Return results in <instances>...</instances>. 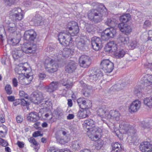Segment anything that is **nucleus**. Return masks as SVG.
<instances>
[{
    "mask_svg": "<svg viewBox=\"0 0 152 152\" xmlns=\"http://www.w3.org/2000/svg\"><path fill=\"white\" fill-rule=\"evenodd\" d=\"M91 5L93 7L97 5L100 7L97 9L91 10L88 14V18L91 21L94 23H98L102 21V17L106 14V12L103 10L104 8L106 9V8L103 4L96 2H93Z\"/></svg>",
    "mask_w": 152,
    "mask_h": 152,
    "instance_id": "f257e3e1",
    "label": "nucleus"
},
{
    "mask_svg": "<svg viewBox=\"0 0 152 152\" xmlns=\"http://www.w3.org/2000/svg\"><path fill=\"white\" fill-rule=\"evenodd\" d=\"M37 50V46L35 43H27L24 45L21 49L17 48L14 50L12 52V56L15 60L18 59L23 55L24 53H33Z\"/></svg>",
    "mask_w": 152,
    "mask_h": 152,
    "instance_id": "f03ea898",
    "label": "nucleus"
},
{
    "mask_svg": "<svg viewBox=\"0 0 152 152\" xmlns=\"http://www.w3.org/2000/svg\"><path fill=\"white\" fill-rule=\"evenodd\" d=\"M27 70V68L23 66L16 68L15 72L19 75L18 77L19 82L22 85H27L29 84L33 78L31 73L23 74Z\"/></svg>",
    "mask_w": 152,
    "mask_h": 152,
    "instance_id": "7ed1b4c3",
    "label": "nucleus"
},
{
    "mask_svg": "<svg viewBox=\"0 0 152 152\" xmlns=\"http://www.w3.org/2000/svg\"><path fill=\"white\" fill-rule=\"evenodd\" d=\"M71 36V33L64 32H60L58 35L60 43L64 46L69 45L72 39Z\"/></svg>",
    "mask_w": 152,
    "mask_h": 152,
    "instance_id": "20e7f679",
    "label": "nucleus"
},
{
    "mask_svg": "<svg viewBox=\"0 0 152 152\" xmlns=\"http://www.w3.org/2000/svg\"><path fill=\"white\" fill-rule=\"evenodd\" d=\"M58 64L55 60L49 58L45 60V68L46 70L49 73H53L58 69Z\"/></svg>",
    "mask_w": 152,
    "mask_h": 152,
    "instance_id": "39448f33",
    "label": "nucleus"
},
{
    "mask_svg": "<svg viewBox=\"0 0 152 152\" xmlns=\"http://www.w3.org/2000/svg\"><path fill=\"white\" fill-rule=\"evenodd\" d=\"M100 67L104 72L109 73L113 70L114 64L109 59H103L100 63Z\"/></svg>",
    "mask_w": 152,
    "mask_h": 152,
    "instance_id": "423d86ee",
    "label": "nucleus"
},
{
    "mask_svg": "<svg viewBox=\"0 0 152 152\" xmlns=\"http://www.w3.org/2000/svg\"><path fill=\"white\" fill-rule=\"evenodd\" d=\"M22 12V10L20 8H15L10 11V17L16 21L21 20L23 17Z\"/></svg>",
    "mask_w": 152,
    "mask_h": 152,
    "instance_id": "0eeeda50",
    "label": "nucleus"
},
{
    "mask_svg": "<svg viewBox=\"0 0 152 152\" xmlns=\"http://www.w3.org/2000/svg\"><path fill=\"white\" fill-rule=\"evenodd\" d=\"M37 34L36 32L33 29H30L25 31L23 36L24 40L28 41L29 42L28 43H34L36 45L35 40L36 39Z\"/></svg>",
    "mask_w": 152,
    "mask_h": 152,
    "instance_id": "6e6552de",
    "label": "nucleus"
},
{
    "mask_svg": "<svg viewBox=\"0 0 152 152\" xmlns=\"http://www.w3.org/2000/svg\"><path fill=\"white\" fill-rule=\"evenodd\" d=\"M91 72V73L89 75V79L90 81H96L100 79L103 76V73L99 69L95 68L92 69Z\"/></svg>",
    "mask_w": 152,
    "mask_h": 152,
    "instance_id": "1a4fd4ad",
    "label": "nucleus"
},
{
    "mask_svg": "<svg viewBox=\"0 0 152 152\" xmlns=\"http://www.w3.org/2000/svg\"><path fill=\"white\" fill-rule=\"evenodd\" d=\"M44 100L43 94L41 92H34L31 94V102L35 104H39Z\"/></svg>",
    "mask_w": 152,
    "mask_h": 152,
    "instance_id": "9d476101",
    "label": "nucleus"
},
{
    "mask_svg": "<svg viewBox=\"0 0 152 152\" xmlns=\"http://www.w3.org/2000/svg\"><path fill=\"white\" fill-rule=\"evenodd\" d=\"M85 124L86 128L88 130V133H90L92 132L93 133L96 132L98 130V127L96 126L95 125V122L92 119H89L85 120L84 122Z\"/></svg>",
    "mask_w": 152,
    "mask_h": 152,
    "instance_id": "9b49d317",
    "label": "nucleus"
},
{
    "mask_svg": "<svg viewBox=\"0 0 152 152\" xmlns=\"http://www.w3.org/2000/svg\"><path fill=\"white\" fill-rule=\"evenodd\" d=\"M66 28L69 31H72L71 33L72 36L76 35L79 31L78 24L75 21H72L68 23L66 25Z\"/></svg>",
    "mask_w": 152,
    "mask_h": 152,
    "instance_id": "f8f14e48",
    "label": "nucleus"
},
{
    "mask_svg": "<svg viewBox=\"0 0 152 152\" xmlns=\"http://www.w3.org/2000/svg\"><path fill=\"white\" fill-rule=\"evenodd\" d=\"M122 129L129 136H132L137 134V131L134 126L129 125L128 124H124L123 125Z\"/></svg>",
    "mask_w": 152,
    "mask_h": 152,
    "instance_id": "ddd939ff",
    "label": "nucleus"
},
{
    "mask_svg": "<svg viewBox=\"0 0 152 152\" xmlns=\"http://www.w3.org/2000/svg\"><path fill=\"white\" fill-rule=\"evenodd\" d=\"M91 42L92 48L95 50H98L102 47V41L99 37H93L91 39Z\"/></svg>",
    "mask_w": 152,
    "mask_h": 152,
    "instance_id": "4468645a",
    "label": "nucleus"
},
{
    "mask_svg": "<svg viewBox=\"0 0 152 152\" xmlns=\"http://www.w3.org/2000/svg\"><path fill=\"white\" fill-rule=\"evenodd\" d=\"M91 62L90 57L86 55H82L79 58V63L81 67H87L90 65Z\"/></svg>",
    "mask_w": 152,
    "mask_h": 152,
    "instance_id": "2eb2a0df",
    "label": "nucleus"
},
{
    "mask_svg": "<svg viewBox=\"0 0 152 152\" xmlns=\"http://www.w3.org/2000/svg\"><path fill=\"white\" fill-rule=\"evenodd\" d=\"M116 31L113 28H107L104 30L102 34V37L104 39V37H105V40L109 39L110 38H113L115 34Z\"/></svg>",
    "mask_w": 152,
    "mask_h": 152,
    "instance_id": "dca6fc26",
    "label": "nucleus"
},
{
    "mask_svg": "<svg viewBox=\"0 0 152 152\" xmlns=\"http://www.w3.org/2000/svg\"><path fill=\"white\" fill-rule=\"evenodd\" d=\"M117 49V44L113 41L108 42L104 48L106 52L112 53L115 52Z\"/></svg>",
    "mask_w": 152,
    "mask_h": 152,
    "instance_id": "f3484780",
    "label": "nucleus"
},
{
    "mask_svg": "<svg viewBox=\"0 0 152 152\" xmlns=\"http://www.w3.org/2000/svg\"><path fill=\"white\" fill-rule=\"evenodd\" d=\"M139 148L142 152H151L152 151V145L148 142L142 143L139 146Z\"/></svg>",
    "mask_w": 152,
    "mask_h": 152,
    "instance_id": "a211bd4d",
    "label": "nucleus"
},
{
    "mask_svg": "<svg viewBox=\"0 0 152 152\" xmlns=\"http://www.w3.org/2000/svg\"><path fill=\"white\" fill-rule=\"evenodd\" d=\"M118 27L120 30L126 35L130 34L132 31L131 26L127 24L119 23L118 25Z\"/></svg>",
    "mask_w": 152,
    "mask_h": 152,
    "instance_id": "6ab92c4d",
    "label": "nucleus"
},
{
    "mask_svg": "<svg viewBox=\"0 0 152 152\" xmlns=\"http://www.w3.org/2000/svg\"><path fill=\"white\" fill-rule=\"evenodd\" d=\"M81 86L83 87V95L86 97H88L90 95L92 92L91 87L88 86L86 83H84L83 81H81L80 82Z\"/></svg>",
    "mask_w": 152,
    "mask_h": 152,
    "instance_id": "aec40b11",
    "label": "nucleus"
},
{
    "mask_svg": "<svg viewBox=\"0 0 152 152\" xmlns=\"http://www.w3.org/2000/svg\"><path fill=\"white\" fill-rule=\"evenodd\" d=\"M140 102L138 100H135L133 101L129 106V111L131 112H135L137 111L140 107Z\"/></svg>",
    "mask_w": 152,
    "mask_h": 152,
    "instance_id": "412c9836",
    "label": "nucleus"
},
{
    "mask_svg": "<svg viewBox=\"0 0 152 152\" xmlns=\"http://www.w3.org/2000/svg\"><path fill=\"white\" fill-rule=\"evenodd\" d=\"M109 113V112L105 105L100 107L97 112V114L98 116L106 118H107V115Z\"/></svg>",
    "mask_w": 152,
    "mask_h": 152,
    "instance_id": "4be33fe9",
    "label": "nucleus"
},
{
    "mask_svg": "<svg viewBox=\"0 0 152 152\" xmlns=\"http://www.w3.org/2000/svg\"><path fill=\"white\" fill-rule=\"evenodd\" d=\"M107 115V118H110L118 121L120 115L118 111L115 110H111Z\"/></svg>",
    "mask_w": 152,
    "mask_h": 152,
    "instance_id": "5701e85b",
    "label": "nucleus"
},
{
    "mask_svg": "<svg viewBox=\"0 0 152 152\" xmlns=\"http://www.w3.org/2000/svg\"><path fill=\"white\" fill-rule=\"evenodd\" d=\"M76 68V64L74 62H71L68 64L65 68V71L69 73H71L75 71Z\"/></svg>",
    "mask_w": 152,
    "mask_h": 152,
    "instance_id": "b1692460",
    "label": "nucleus"
},
{
    "mask_svg": "<svg viewBox=\"0 0 152 152\" xmlns=\"http://www.w3.org/2000/svg\"><path fill=\"white\" fill-rule=\"evenodd\" d=\"M83 110V111H79L77 113V116L80 118H85L90 114V111L88 108Z\"/></svg>",
    "mask_w": 152,
    "mask_h": 152,
    "instance_id": "393cba45",
    "label": "nucleus"
},
{
    "mask_svg": "<svg viewBox=\"0 0 152 152\" xmlns=\"http://www.w3.org/2000/svg\"><path fill=\"white\" fill-rule=\"evenodd\" d=\"M27 120L30 122H35L39 119L38 114L36 112H31L27 117Z\"/></svg>",
    "mask_w": 152,
    "mask_h": 152,
    "instance_id": "a878e982",
    "label": "nucleus"
},
{
    "mask_svg": "<svg viewBox=\"0 0 152 152\" xmlns=\"http://www.w3.org/2000/svg\"><path fill=\"white\" fill-rule=\"evenodd\" d=\"M77 48L81 51H84L87 48L86 42L82 39H80L77 43Z\"/></svg>",
    "mask_w": 152,
    "mask_h": 152,
    "instance_id": "bb28decb",
    "label": "nucleus"
},
{
    "mask_svg": "<svg viewBox=\"0 0 152 152\" xmlns=\"http://www.w3.org/2000/svg\"><path fill=\"white\" fill-rule=\"evenodd\" d=\"M59 83L63 86H65L66 88L68 89L70 88L73 85L72 82L66 79H63L61 80Z\"/></svg>",
    "mask_w": 152,
    "mask_h": 152,
    "instance_id": "cd10ccee",
    "label": "nucleus"
},
{
    "mask_svg": "<svg viewBox=\"0 0 152 152\" xmlns=\"http://www.w3.org/2000/svg\"><path fill=\"white\" fill-rule=\"evenodd\" d=\"M32 21L34 22V25L37 26L40 25L42 21V17L39 14H36L34 18L33 19Z\"/></svg>",
    "mask_w": 152,
    "mask_h": 152,
    "instance_id": "c85d7f7f",
    "label": "nucleus"
},
{
    "mask_svg": "<svg viewBox=\"0 0 152 152\" xmlns=\"http://www.w3.org/2000/svg\"><path fill=\"white\" fill-rule=\"evenodd\" d=\"M112 152H119L122 150L121 145L118 142H115L112 144Z\"/></svg>",
    "mask_w": 152,
    "mask_h": 152,
    "instance_id": "c756f323",
    "label": "nucleus"
},
{
    "mask_svg": "<svg viewBox=\"0 0 152 152\" xmlns=\"http://www.w3.org/2000/svg\"><path fill=\"white\" fill-rule=\"evenodd\" d=\"M77 102L80 108L83 109H87L86 106V102L85 99L83 98H80L77 100Z\"/></svg>",
    "mask_w": 152,
    "mask_h": 152,
    "instance_id": "7c9ffc66",
    "label": "nucleus"
},
{
    "mask_svg": "<svg viewBox=\"0 0 152 152\" xmlns=\"http://www.w3.org/2000/svg\"><path fill=\"white\" fill-rule=\"evenodd\" d=\"M131 17L130 14L129 13L126 14L121 16L120 18V20L121 23L126 24L131 19Z\"/></svg>",
    "mask_w": 152,
    "mask_h": 152,
    "instance_id": "2f4dec72",
    "label": "nucleus"
},
{
    "mask_svg": "<svg viewBox=\"0 0 152 152\" xmlns=\"http://www.w3.org/2000/svg\"><path fill=\"white\" fill-rule=\"evenodd\" d=\"M116 23V20L114 18L107 19L105 23V24L110 26L111 28H113Z\"/></svg>",
    "mask_w": 152,
    "mask_h": 152,
    "instance_id": "473e14b6",
    "label": "nucleus"
},
{
    "mask_svg": "<svg viewBox=\"0 0 152 152\" xmlns=\"http://www.w3.org/2000/svg\"><path fill=\"white\" fill-rule=\"evenodd\" d=\"M81 143L79 140H75L72 142V147L74 150L80 149Z\"/></svg>",
    "mask_w": 152,
    "mask_h": 152,
    "instance_id": "72a5a7b5",
    "label": "nucleus"
},
{
    "mask_svg": "<svg viewBox=\"0 0 152 152\" xmlns=\"http://www.w3.org/2000/svg\"><path fill=\"white\" fill-rule=\"evenodd\" d=\"M145 77L146 78L144 81L145 85L146 84L147 86H149L150 85L152 86V75H146ZM151 87H152V86Z\"/></svg>",
    "mask_w": 152,
    "mask_h": 152,
    "instance_id": "f704fd0d",
    "label": "nucleus"
},
{
    "mask_svg": "<svg viewBox=\"0 0 152 152\" xmlns=\"http://www.w3.org/2000/svg\"><path fill=\"white\" fill-rule=\"evenodd\" d=\"M126 35L125 36L124 35H120L118 40L120 41L121 42L123 43L124 44H127L129 42V39L128 37Z\"/></svg>",
    "mask_w": 152,
    "mask_h": 152,
    "instance_id": "c9c22d12",
    "label": "nucleus"
},
{
    "mask_svg": "<svg viewBox=\"0 0 152 152\" xmlns=\"http://www.w3.org/2000/svg\"><path fill=\"white\" fill-rule=\"evenodd\" d=\"M125 86L124 84L122 83L121 84L117 83L113 85L111 88V90H116L117 91L120 90L122 89Z\"/></svg>",
    "mask_w": 152,
    "mask_h": 152,
    "instance_id": "e433bc0d",
    "label": "nucleus"
},
{
    "mask_svg": "<svg viewBox=\"0 0 152 152\" xmlns=\"http://www.w3.org/2000/svg\"><path fill=\"white\" fill-rule=\"evenodd\" d=\"M115 53V56L118 58H121L123 57L126 53L125 51L122 49L117 50L116 52Z\"/></svg>",
    "mask_w": 152,
    "mask_h": 152,
    "instance_id": "4c0bfd02",
    "label": "nucleus"
},
{
    "mask_svg": "<svg viewBox=\"0 0 152 152\" xmlns=\"http://www.w3.org/2000/svg\"><path fill=\"white\" fill-rule=\"evenodd\" d=\"M140 125L141 127V129L142 130L148 129L150 127V124L148 121H142L140 122Z\"/></svg>",
    "mask_w": 152,
    "mask_h": 152,
    "instance_id": "58836bf2",
    "label": "nucleus"
},
{
    "mask_svg": "<svg viewBox=\"0 0 152 152\" xmlns=\"http://www.w3.org/2000/svg\"><path fill=\"white\" fill-rule=\"evenodd\" d=\"M55 137L57 141L61 144H65L67 142L65 140L62 138L58 132H56L55 134Z\"/></svg>",
    "mask_w": 152,
    "mask_h": 152,
    "instance_id": "ea45409f",
    "label": "nucleus"
},
{
    "mask_svg": "<svg viewBox=\"0 0 152 152\" xmlns=\"http://www.w3.org/2000/svg\"><path fill=\"white\" fill-rule=\"evenodd\" d=\"M144 103L149 107H152V97L145 98L143 100Z\"/></svg>",
    "mask_w": 152,
    "mask_h": 152,
    "instance_id": "a19ab883",
    "label": "nucleus"
},
{
    "mask_svg": "<svg viewBox=\"0 0 152 152\" xmlns=\"http://www.w3.org/2000/svg\"><path fill=\"white\" fill-rule=\"evenodd\" d=\"M70 54V49H69L64 48L62 52L63 56L66 58L69 57Z\"/></svg>",
    "mask_w": 152,
    "mask_h": 152,
    "instance_id": "79ce46f5",
    "label": "nucleus"
},
{
    "mask_svg": "<svg viewBox=\"0 0 152 152\" xmlns=\"http://www.w3.org/2000/svg\"><path fill=\"white\" fill-rule=\"evenodd\" d=\"M8 41L10 42V43L13 45H15L19 42V40L16 38L9 37L8 38Z\"/></svg>",
    "mask_w": 152,
    "mask_h": 152,
    "instance_id": "37998d69",
    "label": "nucleus"
},
{
    "mask_svg": "<svg viewBox=\"0 0 152 152\" xmlns=\"http://www.w3.org/2000/svg\"><path fill=\"white\" fill-rule=\"evenodd\" d=\"M21 104L23 106H28L29 104V100L28 98L25 99L21 98L20 99Z\"/></svg>",
    "mask_w": 152,
    "mask_h": 152,
    "instance_id": "c03bdc74",
    "label": "nucleus"
},
{
    "mask_svg": "<svg viewBox=\"0 0 152 152\" xmlns=\"http://www.w3.org/2000/svg\"><path fill=\"white\" fill-rule=\"evenodd\" d=\"M5 89L7 94L10 95L12 93V88L10 85H7L5 88Z\"/></svg>",
    "mask_w": 152,
    "mask_h": 152,
    "instance_id": "a18cd8bd",
    "label": "nucleus"
},
{
    "mask_svg": "<svg viewBox=\"0 0 152 152\" xmlns=\"http://www.w3.org/2000/svg\"><path fill=\"white\" fill-rule=\"evenodd\" d=\"M50 84L55 91L58 88L59 83L58 81H54L51 82Z\"/></svg>",
    "mask_w": 152,
    "mask_h": 152,
    "instance_id": "49530a36",
    "label": "nucleus"
},
{
    "mask_svg": "<svg viewBox=\"0 0 152 152\" xmlns=\"http://www.w3.org/2000/svg\"><path fill=\"white\" fill-rule=\"evenodd\" d=\"M16 0H4V2L6 5L11 6L16 3Z\"/></svg>",
    "mask_w": 152,
    "mask_h": 152,
    "instance_id": "de8ad7c7",
    "label": "nucleus"
},
{
    "mask_svg": "<svg viewBox=\"0 0 152 152\" xmlns=\"http://www.w3.org/2000/svg\"><path fill=\"white\" fill-rule=\"evenodd\" d=\"M131 137L132 139L131 141L134 143L137 142L139 140V137L137 136V134Z\"/></svg>",
    "mask_w": 152,
    "mask_h": 152,
    "instance_id": "09e8293b",
    "label": "nucleus"
},
{
    "mask_svg": "<svg viewBox=\"0 0 152 152\" xmlns=\"http://www.w3.org/2000/svg\"><path fill=\"white\" fill-rule=\"evenodd\" d=\"M45 90L46 91L49 93L53 92L55 91L50 84L45 87Z\"/></svg>",
    "mask_w": 152,
    "mask_h": 152,
    "instance_id": "8fccbe9b",
    "label": "nucleus"
},
{
    "mask_svg": "<svg viewBox=\"0 0 152 152\" xmlns=\"http://www.w3.org/2000/svg\"><path fill=\"white\" fill-rule=\"evenodd\" d=\"M64 112L60 108H58L56 111L55 113L58 116H61L63 114Z\"/></svg>",
    "mask_w": 152,
    "mask_h": 152,
    "instance_id": "3c124183",
    "label": "nucleus"
},
{
    "mask_svg": "<svg viewBox=\"0 0 152 152\" xmlns=\"http://www.w3.org/2000/svg\"><path fill=\"white\" fill-rule=\"evenodd\" d=\"M137 42L136 41H131L129 47L132 49H134L137 46Z\"/></svg>",
    "mask_w": 152,
    "mask_h": 152,
    "instance_id": "603ef678",
    "label": "nucleus"
},
{
    "mask_svg": "<svg viewBox=\"0 0 152 152\" xmlns=\"http://www.w3.org/2000/svg\"><path fill=\"white\" fill-rule=\"evenodd\" d=\"M19 95L20 97H23L25 99L28 98V94L26 93L23 91H20L19 93Z\"/></svg>",
    "mask_w": 152,
    "mask_h": 152,
    "instance_id": "864d4df0",
    "label": "nucleus"
},
{
    "mask_svg": "<svg viewBox=\"0 0 152 152\" xmlns=\"http://www.w3.org/2000/svg\"><path fill=\"white\" fill-rule=\"evenodd\" d=\"M28 140L30 142L33 143L35 146H37L38 145V143L32 137H31L28 139Z\"/></svg>",
    "mask_w": 152,
    "mask_h": 152,
    "instance_id": "5fc2aeb1",
    "label": "nucleus"
},
{
    "mask_svg": "<svg viewBox=\"0 0 152 152\" xmlns=\"http://www.w3.org/2000/svg\"><path fill=\"white\" fill-rule=\"evenodd\" d=\"M0 144L4 147H6L8 144L6 141L1 138L0 139Z\"/></svg>",
    "mask_w": 152,
    "mask_h": 152,
    "instance_id": "6e6d98bb",
    "label": "nucleus"
},
{
    "mask_svg": "<svg viewBox=\"0 0 152 152\" xmlns=\"http://www.w3.org/2000/svg\"><path fill=\"white\" fill-rule=\"evenodd\" d=\"M60 149L55 148L53 147L50 148L48 150V152H60Z\"/></svg>",
    "mask_w": 152,
    "mask_h": 152,
    "instance_id": "4d7b16f0",
    "label": "nucleus"
},
{
    "mask_svg": "<svg viewBox=\"0 0 152 152\" xmlns=\"http://www.w3.org/2000/svg\"><path fill=\"white\" fill-rule=\"evenodd\" d=\"M41 132L39 131H38L36 132H34L32 136L33 137H37L39 136H42L43 135L42 134H41Z\"/></svg>",
    "mask_w": 152,
    "mask_h": 152,
    "instance_id": "13d9d810",
    "label": "nucleus"
},
{
    "mask_svg": "<svg viewBox=\"0 0 152 152\" xmlns=\"http://www.w3.org/2000/svg\"><path fill=\"white\" fill-rule=\"evenodd\" d=\"M16 120L17 123H21L23 121V118L22 116L18 115L16 117Z\"/></svg>",
    "mask_w": 152,
    "mask_h": 152,
    "instance_id": "bf43d9fd",
    "label": "nucleus"
},
{
    "mask_svg": "<svg viewBox=\"0 0 152 152\" xmlns=\"http://www.w3.org/2000/svg\"><path fill=\"white\" fill-rule=\"evenodd\" d=\"M151 25V23L148 20H146L143 24V27L145 28L149 27Z\"/></svg>",
    "mask_w": 152,
    "mask_h": 152,
    "instance_id": "052dcab7",
    "label": "nucleus"
},
{
    "mask_svg": "<svg viewBox=\"0 0 152 152\" xmlns=\"http://www.w3.org/2000/svg\"><path fill=\"white\" fill-rule=\"evenodd\" d=\"M16 30V28L8 27L7 29V31L10 33H13Z\"/></svg>",
    "mask_w": 152,
    "mask_h": 152,
    "instance_id": "680f3d73",
    "label": "nucleus"
},
{
    "mask_svg": "<svg viewBox=\"0 0 152 152\" xmlns=\"http://www.w3.org/2000/svg\"><path fill=\"white\" fill-rule=\"evenodd\" d=\"M17 144L20 148H23L24 147V144L23 142L18 141L17 142Z\"/></svg>",
    "mask_w": 152,
    "mask_h": 152,
    "instance_id": "e2e57ef3",
    "label": "nucleus"
},
{
    "mask_svg": "<svg viewBox=\"0 0 152 152\" xmlns=\"http://www.w3.org/2000/svg\"><path fill=\"white\" fill-rule=\"evenodd\" d=\"M38 77L39 80H42L46 77V75L44 74L39 73L38 75Z\"/></svg>",
    "mask_w": 152,
    "mask_h": 152,
    "instance_id": "0e129e2a",
    "label": "nucleus"
},
{
    "mask_svg": "<svg viewBox=\"0 0 152 152\" xmlns=\"http://www.w3.org/2000/svg\"><path fill=\"white\" fill-rule=\"evenodd\" d=\"M91 132V134H88V137L90 138H91V139H93L94 138V137H95V138H97L98 137V136H97V135H94V133H93V132ZM96 132H95V133H96Z\"/></svg>",
    "mask_w": 152,
    "mask_h": 152,
    "instance_id": "69168bd1",
    "label": "nucleus"
},
{
    "mask_svg": "<svg viewBox=\"0 0 152 152\" xmlns=\"http://www.w3.org/2000/svg\"><path fill=\"white\" fill-rule=\"evenodd\" d=\"M148 40H150L152 41V30H150L148 32Z\"/></svg>",
    "mask_w": 152,
    "mask_h": 152,
    "instance_id": "338daca9",
    "label": "nucleus"
},
{
    "mask_svg": "<svg viewBox=\"0 0 152 152\" xmlns=\"http://www.w3.org/2000/svg\"><path fill=\"white\" fill-rule=\"evenodd\" d=\"M15 97L14 96H11L7 97V99L10 102H13L15 100Z\"/></svg>",
    "mask_w": 152,
    "mask_h": 152,
    "instance_id": "774afa93",
    "label": "nucleus"
}]
</instances>
